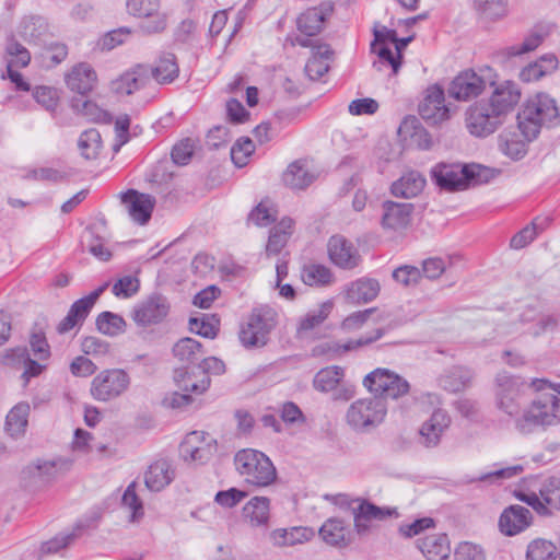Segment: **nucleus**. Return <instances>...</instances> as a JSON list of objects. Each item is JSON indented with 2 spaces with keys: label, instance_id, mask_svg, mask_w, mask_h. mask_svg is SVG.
<instances>
[{
  "label": "nucleus",
  "instance_id": "obj_1",
  "mask_svg": "<svg viewBox=\"0 0 560 560\" xmlns=\"http://www.w3.org/2000/svg\"><path fill=\"white\" fill-rule=\"evenodd\" d=\"M494 176L492 168L480 164L439 163L431 170L436 186L446 191H460L488 183Z\"/></svg>",
  "mask_w": 560,
  "mask_h": 560
},
{
  "label": "nucleus",
  "instance_id": "obj_2",
  "mask_svg": "<svg viewBox=\"0 0 560 560\" xmlns=\"http://www.w3.org/2000/svg\"><path fill=\"white\" fill-rule=\"evenodd\" d=\"M559 120L556 101L546 93H537L526 100L517 114V126L527 142L535 140L542 127Z\"/></svg>",
  "mask_w": 560,
  "mask_h": 560
},
{
  "label": "nucleus",
  "instance_id": "obj_3",
  "mask_svg": "<svg viewBox=\"0 0 560 560\" xmlns=\"http://www.w3.org/2000/svg\"><path fill=\"white\" fill-rule=\"evenodd\" d=\"M560 423V397L548 393L534 399L523 412L515 418V429L522 434H529L538 429Z\"/></svg>",
  "mask_w": 560,
  "mask_h": 560
},
{
  "label": "nucleus",
  "instance_id": "obj_4",
  "mask_svg": "<svg viewBox=\"0 0 560 560\" xmlns=\"http://www.w3.org/2000/svg\"><path fill=\"white\" fill-rule=\"evenodd\" d=\"M237 472L244 481L257 488H266L273 485L278 474L270 458L253 448L238 451L234 456Z\"/></svg>",
  "mask_w": 560,
  "mask_h": 560
},
{
  "label": "nucleus",
  "instance_id": "obj_5",
  "mask_svg": "<svg viewBox=\"0 0 560 560\" xmlns=\"http://www.w3.org/2000/svg\"><path fill=\"white\" fill-rule=\"evenodd\" d=\"M385 401L380 397L353 401L347 410V423L358 432H366L381 424L386 416Z\"/></svg>",
  "mask_w": 560,
  "mask_h": 560
},
{
  "label": "nucleus",
  "instance_id": "obj_6",
  "mask_svg": "<svg viewBox=\"0 0 560 560\" xmlns=\"http://www.w3.org/2000/svg\"><path fill=\"white\" fill-rule=\"evenodd\" d=\"M276 325L277 313L272 308L268 306L255 308L240 331V340L246 348L264 347Z\"/></svg>",
  "mask_w": 560,
  "mask_h": 560
},
{
  "label": "nucleus",
  "instance_id": "obj_7",
  "mask_svg": "<svg viewBox=\"0 0 560 560\" xmlns=\"http://www.w3.org/2000/svg\"><path fill=\"white\" fill-rule=\"evenodd\" d=\"M130 386V376L122 369H107L94 376L90 394L101 402H108L124 395Z\"/></svg>",
  "mask_w": 560,
  "mask_h": 560
},
{
  "label": "nucleus",
  "instance_id": "obj_8",
  "mask_svg": "<svg viewBox=\"0 0 560 560\" xmlns=\"http://www.w3.org/2000/svg\"><path fill=\"white\" fill-rule=\"evenodd\" d=\"M369 392L374 393L383 400L385 398L398 399L409 393L410 385L400 375L388 369H375L363 380Z\"/></svg>",
  "mask_w": 560,
  "mask_h": 560
},
{
  "label": "nucleus",
  "instance_id": "obj_9",
  "mask_svg": "<svg viewBox=\"0 0 560 560\" xmlns=\"http://www.w3.org/2000/svg\"><path fill=\"white\" fill-rule=\"evenodd\" d=\"M215 452L217 441L206 432H190L179 445V455L186 463L206 464Z\"/></svg>",
  "mask_w": 560,
  "mask_h": 560
},
{
  "label": "nucleus",
  "instance_id": "obj_10",
  "mask_svg": "<svg viewBox=\"0 0 560 560\" xmlns=\"http://www.w3.org/2000/svg\"><path fill=\"white\" fill-rule=\"evenodd\" d=\"M504 120L486 102L471 105L466 112V127L476 137L493 133Z\"/></svg>",
  "mask_w": 560,
  "mask_h": 560
},
{
  "label": "nucleus",
  "instance_id": "obj_11",
  "mask_svg": "<svg viewBox=\"0 0 560 560\" xmlns=\"http://www.w3.org/2000/svg\"><path fill=\"white\" fill-rule=\"evenodd\" d=\"M497 387V407L509 417L515 419L521 412L523 383L517 377L499 374Z\"/></svg>",
  "mask_w": 560,
  "mask_h": 560
},
{
  "label": "nucleus",
  "instance_id": "obj_12",
  "mask_svg": "<svg viewBox=\"0 0 560 560\" xmlns=\"http://www.w3.org/2000/svg\"><path fill=\"white\" fill-rule=\"evenodd\" d=\"M292 45L312 48V57L305 65V73L311 80H318L328 72L329 61L334 55L329 45L303 36H295Z\"/></svg>",
  "mask_w": 560,
  "mask_h": 560
},
{
  "label": "nucleus",
  "instance_id": "obj_13",
  "mask_svg": "<svg viewBox=\"0 0 560 560\" xmlns=\"http://www.w3.org/2000/svg\"><path fill=\"white\" fill-rule=\"evenodd\" d=\"M420 116L431 125H439L451 117V110L445 105L444 90L438 85H430L419 104Z\"/></svg>",
  "mask_w": 560,
  "mask_h": 560
},
{
  "label": "nucleus",
  "instance_id": "obj_14",
  "mask_svg": "<svg viewBox=\"0 0 560 560\" xmlns=\"http://www.w3.org/2000/svg\"><path fill=\"white\" fill-rule=\"evenodd\" d=\"M128 12L135 16L145 19L141 28L149 34L159 33L166 27V16L160 12L159 0H128Z\"/></svg>",
  "mask_w": 560,
  "mask_h": 560
},
{
  "label": "nucleus",
  "instance_id": "obj_15",
  "mask_svg": "<svg viewBox=\"0 0 560 560\" xmlns=\"http://www.w3.org/2000/svg\"><path fill=\"white\" fill-rule=\"evenodd\" d=\"M120 202L130 219L139 225H144L151 219L156 200L149 194L128 189L119 194Z\"/></svg>",
  "mask_w": 560,
  "mask_h": 560
},
{
  "label": "nucleus",
  "instance_id": "obj_16",
  "mask_svg": "<svg viewBox=\"0 0 560 560\" xmlns=\"http://www.w3.org/2000/svg\"><path fill=\"white\" fill-rule=\"evenodd\" d=\"M330 261L340 269L352 270L361 262V255L354 244L342 235H332L327 244Z\"/></svg>",
  "mask_w": 560,
  "mask_h": 560
},
{
  "label": "nucleus",
  "instance_id": "obj_17",
  "mask_svg": "<svg viewBox=\"0 0 560 560\" xmlns=\"http://www.w3.org/2000/svg\"><path fill=\"white\" fill-rule=\"evenodd\" d=\"M486 88V81L472 70L458 73L450 83L448 96L459 101L468 102L479 96Z\"/></svg>",
  "mask_w": 560,
  "mask_h": 560
},
{
  "label": "nucleus",
  "instance_id": "obj_18",
  "mask_svg": "<svg viewBox=\"0 0 560 560\" xmlns=\"http://www.w3.org/2000/svg\"><path fill=\"white\" fill-rule=\"evenodd\" d=\"M168 311L167 299L160 293H153L135 306L133 320L141 326L156 324L166 317Z\"/></svg>",
  "mask_w": 560,
  "mask_h": 560
},
{
  "label": "nucleus",
  "instance_id": "obj_19",
  "mask_svg": "<svg viewBox=\"0 0 560 560\" xmlns=\"http://www.w3.org/2000/svg\"><path fill=\"white\" fill-rule=\"evenodd\" d=\"M521 98V90L515 82L504 81L495 85L487 104L503 120L514 109Z\"/></svg>",
  "mask_w": 560,
  "mask_h": 560
},
{
  "label": "nucleus",
  "instance_id": "obj_20",
  "mask_svg": "<svg viewBox=\"0 0 560 560\" xmlns=\"http://www.w3.org/2000/svg\"><path fill=\"white\" fill-rule=\"evenodd\" d=\"M385 328H376L373 331L368 332L358 339L349 340L346 343H339L336 341L324 342L315 346L312 349V355H330L358 350L362 347L370 346L373 342L380 340L385 335Z\"/></svg>",
  "mask_w": 560,
  "mask_h": 560
},
{
  "label": "nucleus",
  "instance_id": "obj_21",
  "mask_svg": "<svg viewBox=\"0 0 560 560\" xmlns=\"http://www.w3.org/2000/svg\"><path fill=\"white\" fill-rule=\"evenodd\" d=\"M533 523L532 512L522 505H510L499 518V528L505 536H515L526 530Z\"/></svg>",
  "mask_w": 560,
  "mask_h": 560
},
{
  "label": "nucleus",
  "instance_id": "obj_22",
  "mask_svg": "<svg viewBox=\"0 0 560 560\" xmlns=\"http://www.w3.org/2000/svg\"><path fill=\"white\" fill-rule=\"evenodd\" d=\"M176 469L167 458L154 460L144 472V483L150 491L159 492L175 479Z\"/></svg>",
  "mask_w": 560,
  "mask_h": 560
},
{
  "label": "nucleus",
  "instance_id": "obj_23",
  "mask_svg": "<svg viewBox=\"0 0 560 560\" xmlns=\"http://www.w3.org/2000/svg\"><path fill=\"white\" fill-rule=\"evenodd\" d=\"M331 13L332 5L325 3L301 13L296 21L298 30L301 33L300 36L310 38L319 34Z\"/></svg>",
  "mask_w": 560,
  "mask_h": 560
},
{
  "label": "nucleus",
  "instance_id": "obj_24",
  "mask_svg": "<svg viewBox=\"0 0 560 560\" xmlns=\"http://www.w3.org/2000/svg\"><path fill=\"white\" fill-rule=\"evenodd\" d=\"M149 81L150 66L138 63L113 82V90L118 94L130 95L144 88Z\"/></svg>",
  "mask_w": 560,
  "mask_h": 560
},
{
  "label": "nucleus",
  "instance_id": "obj_25",
  "mask_svg": "<svg viewBox=\"0 0 560 560\" xmlns=\"http://www.w3.org/2000/svg\"><path fill=\"white\" fill-rule=\"evenodd\" d=\"M174 382L180 390L200 395L208 390L211 378L200 375L197 365H194L175 369Z\"/></svg>",
  "mask_w": 560,
  "mask_h": 560
},
{
  "label": "nucleus",
  "instance_id": "obj_26",
  "mask_svg": "<svg viewBox=\"0 0 560 560\" xmlns=\"http://www.w3.org/2000/svg\"><path fill=\"white\" fill-rule=\"evenodd\" d=\"M412 211V203L385 201L382 215L383 228L394 231L407 228L411 221Z\"/></svg>",
  "mask_w": 560,
  "mask_h": 560
},
{
  "label": "nucleus",
  "instance_id": "obj_27",
  "mask_svg": "<svg viewBox=\"0 0 560 560\" xmlns=\"http://www.w3.org/2000/svg\"><path fill=\"white\" fill-rule=\"evenodd\" d=\"M380 290L376 279L362 277L346 287L345 299L351 304H366L377 298Z\"/></svg>",
  "mask_w": 560,
  "mask_h": 560
},
{
  "label": "nucleus",
  "instance_id": "obj_28",
  "mask_svg": "<svg viewBox=\"0 0 560 560\" xmlns=\"http://www.w3.org/2000/svg\"><path fill=\"white\" fill-rule=\"evenodd\" d=\"M242 515L250 527L267 528L270 521V500L267 497H253L243 506Z\"/></svg>",
  "mask_w": 560,
  "mask_h": 560
},
{
  "label": "nucleus",
  "instance_id": "obj_29",
  "mask_svg": "<svg viewBox=\"0 0 560 560\" xmlns=\"http://www.w3.org/2000/svg\"><path fill=\"white\" fill-rule=\"evenodd\" d=\"M319 536L326 544L339 548L347 547L353 539L351 529L336 517L327 520L322 525Z\"/></svg>",
  "mask_w": 560,
  "mask_h": 560
},
{
  "label": "nucleus",
  "instance_id": "obj_30",
  "mask_svg": "<svg viewBox=\"0 0 560 560\" xmlns=\"http://www.w3.org/2000/svg\"><path fill=\"white\" fill-rule=\"evenodd\" d=\"M546 36L547 32H544L542 30H534L525 37L523 43L497 50L494 58L499 62L505 63L512 57L522 56L535 50L544 42Z\"/></svg>",
  "mask_w": 560,
  "mask_h": 560
},
{
  "label": "nucleus",
  "instance_id": "obj_31",
  "mask_svg": "<svg viewBox=\"0 0 560 560\" xmlns=\"http://www.w3.org/2000/svg\"><path fill=\"white\" fill-rule=\"evenodd\" d=\"M451 419L446 411L438 409L433 411L430 419L420 429L422 443L432 447L438 445L443 431L450 425Z\"/></svg>",
  "mask_w": 560,
  "mask_h": 560
},
{
  "label": "nucleus",
  "instance_id": "obj_32",
  "mask_svg": "<svg viewBox=\"0 0 560 560\" xmlns=\"http://www.w3.org/2000/svg\"><path fill=\"white\" fill-rule=\"evenodd\" d=\"M418 548L428 560H445L451 553L446 534H431L418 540Z\"/></svg>",
  "mask_w": 560,
  "mask_h": 560
},
{
  "label": "nucleus",
  "instance_id": "obj_33",
  "mask_svg": "<svg viewBox=\"0 0 560 560\" xmlns=\"http://www.w3.org/2000/svg\"><path fill=\"white\" fill-rule=\"evenodd\" d=\"M96 80L94 69L89 63H80L67 75V85L70 90L85 95L94 89Z\"/></svg>",
  "mask_w": 560,
  "mask_h": 560
},
{
  "label": "nucleus",
  "instance_id": "obj_34",
  "mask_svg": "<svg viewBox=\"0 0 560 560\" xmlns=\"http://www.w3.org/2000/svg\"><path fill=\"white\" fill-rule=\"evenodd\" d=\"M314 536V530L308 527L295 526L290 528H277L269 534V540L276 547H289L308 541Z\"/></svg>",
  "mask_w": 560,
  "mask_h": 560
},
{
  "label": "nucleus",
  "instance_id": "obj_35",
  "mask_svg": "<svg viewBox=\"0 0 560 560\" xmlns=\"http://www.w3.org/2000/svg\"><path fill=\"white\" fill-rule=\"evenodd\" d=\"M334 307L332 302L326 301L323 302L318 307L311 310L307 312L301 319L299 320L296 328V337L305 338L313 331L315 328L319 327L329 316Z\"/></svg>",
  "mask_w": 560,
  "mask_h": 560
},
{
  "label": "nucleus",
  "instance_id": "obj_36",
  "mask_svg": "<svg viewBox=\"0 0 560 560\" xmlns=\"http://www.w3.org/2000/svg\"><path fill=\"white\" fill-rule=\"evenodd\" d=\"M398 133L404 138H410L411 142L422 150H428L432 145V139L429 132L421 126L415 116L406 117L399 128Z\"/></svg>",
  "mask_w": 560,
  "mask_h": 560
},
{
  "label": "nucleus",
  "instance_id": "obj_37",
  "mask_svg": "<svg viewBox=\"0 0 560 560\" xmlns=\"http://www.w3.org/2000/svg\"><path fill=\"white\" fill-rule=\"evenodd\" d=\"M424 185L423 176L419 172L411 171L394 182L390 191L395 197L412 198L422 191Z\"/></svg>",
  "mask_w": 560,
  "mask_h": 560
},
{
  "label": "nucleus",
  "instance_id": "obj_38",
  "mask_svg": "<svg viewBox=\"0 0 560 560\" xmlns=\"http://www.w3.org/2000/svg\"><path fill=\"white\" fill-rule=\"evenodd\" d=\"M69 466L67 460H43L37 459L36 462L27 465L25 474L32 478H38L42 481H50L55 479L59 474L66 470Z\"/></svg>",
  "mask_w": 560,
  "mask_h": 560
},
{
  "label": "nucleus",
  "instance_id": "obj_39",
  "mask_svg": "<svg viewBox=\"0 0 560 560\" xmlns=\"http://www.w3.org/2000/svg\"><path fill=\"white\" fill-rule=\"evenodd\" d=\"M293 225L294 222L291 218H283L270 230L266 245L268 255H277L282 250L293 233Z\"/></svg>",
  "mask_w": 560,
  "mask_h": 560
},
{
  "label": "nucleus",
  "instance_id": "obj_40",
  "mask_svg": "<svg viewBox=\"0 0 560 560\" xmlns=\"http://www.w3.org/2000/svg\"><path fill=\"white\" fill-rule=\"evenodd\" d=\"M179 68L173 54L162 56L154 67H150V79L160 84L173 82L178 77Z\"/></svg>",
  "mask_w": 560,
  "mask_h": 560
},
{
  "label": "nucleus",
  "instance_id": "obj_41",
  "mask_svg": "<svg viewBox=\"0 0 560 560\" xmlns=\"http://www.w3.org/2000/svg\"><path fill=\"white\" fill-rule=\"evenodd\" d=\"M472 373L462 366H454L440 377V385L451 393L464 390L471 382Z\"/></svg>",
  "mask_w": 560,
  "mask_h": 560
},
{
  "label": "nucleus",
  "instance_id": "obj_42",
  "mask_svg": "<svg viewBox=\"0 0 560 560\" xmlns=\"http://www.w3.org/2000/svg\"><path fill=\"white\" fill-rule=\"evenodd\" d=\"M302 281L310 287H325L334 282V273L331 270L320 264H308L302 268Z\"/></svg>",
  "mask_w": 560,
  "mask_h": 560
},
{
  "label": "nucleus",
  "instance_id": "obj_43",
  "mask_svg": "<svg viewBox=\"0 0 560 560\" xmlns=\"http://www.w3.org/2000/svg\"><path fill=\"white\" fill-rule=\"evenodd\" d=\"M343 375L345 371L340 366L332 365L324 368L316 373L313 380L314 388L323 393L335 390Z\"/></svg>",
  "mask_w": 560,
  "mask_h": 560
},
{
  "label": "nucleus",
  "instance_id": "obj_44",
  "mask_svg": "<svg viewBox=\"0 0 560 560\" xmlns=\"http://www.w3.org/2000/svg\"><path fill=\"white\" fill-rule=\"evenodd\" d=\"M107 287L108 283H104L103 285L98 287L93 292H91L88 296H84L75 301L71 305L67 316L75 320L77 325L82 323L89 315L91 308L93 307L100 295L106 290Z\"/></svg>",
  "mask_w": 560,
  "mask_h": 560
},
{
  "label": "nucleus",
  "instance_id": "obj_45",
  "mask_svg": "<svg viewBox=\"0 0 560 560\" xmlns=\"http://www.w3.org/2000/svg\"><path fill=\"white\" fill-rule=\"evenodd\" d=\"M28 413L30 405L26 402H20L9 411L5 419V429L11 436H18L25 432Z\"/></svg>",
  "mask_w": 560,
  "mask_h": 560
},
{
  "label": "nucleus",
  "instance_id": "obj_46",
  "mask_svg": "<svg viewBox=\"0 0 560 560\" xmlns=\"http://www.w3.org/2000/svg\"><path fill=\"white\" fill-rule=\"evenodd\" d=\"M557 68V59L553 55H546L541 57L540 62H535L525 67L521 73L520 78L524 82H530L539 80L541 77L551 72Z\"/></svg>",
  "mask_w": 560,
  "mask_h": 560
},
{
  "label": "nucleus",
  "instance_id": "obj_47",
  "mask_svg": "<svg viewBox=\"0 0 560 560\" xmlns=\"http://www.w3.org/2000/svg\"><path fill=\"white\" fill-rule=\"evenodd\" d=\"M202 353V345L190 337L179 339L173 347L174 357L183 363H191Z\"/></svg>",
  "mask_w": 560,
  "mask_h": 560
},
{
  "label": "nucleus",
  "instance_id": "obj_48",
  "mask_svg": "<svg viewBox=\"0 0 560 560\" xmlns=\"http://www.w3.org/2000/svg\"><path fill=\"white\" fill-rule=\"evenodd\" d=\"M313 175L310 174L302 164L293 162L283 174V182L293 189H304L313 182Z\"/></svg>",
  "mask_w": 560,
  "mask_h": 560
},
{
  "label": "nucleus",
  "instance_id": "obj_49",
  "mask_svg": "<svg viewBox=\"0 0 560 560\" xmlns=\"http://www.w3.org/2000/svg\"><path fill=\"white\" fill-rule=\"evenodd\" d=\"M476 11L486 20L495 21L508 13V0H474Z\"/></svg>",
  "mask_w": 560,
  "mask_h": 560
},
{
  "label": "nucleus",
  "instance_id": "obj_50",
  "mask_svg": "<svg viewBox=\"0 0 560 560\" xmlns=\"http://www.w3.org/2000/svg\"><path fill=\"white\" fill-rule=\"evenodd\" d=\"M499 147L503 154L512 160H521L527 153L526 141L518 139L515 133H503L499 138Z\"/></svg>",
  "mask_w": 560,
  "mask_h": 560
},
{
  "label": "nucleus",
  "instance_id": "obj_51",
  "mask_svg": "<svg viewBox=\"0 0 560 560\" xmlns=\"http://www.w3.org/2000/svg\"><path fill=\"white\" fill-rule=\"evenodd\" d=\"M557 547L549 540L537 538L530 541L526 550V560H556Z\"/></svg>",
  "mask_w": 560,
  "mask_h": 560
},
{
  "label": "nucleus",
  "instance_id": "obj_52",
  "mask_svg": "<svg viewBox=\"0 0 560 560\" xmlns=\"http://www.w3.org/2000/svg\"><path fill=\"white\" fill-rule=\"evenodd\" d=\"M539 494L549 508V515L553 511H560V478L550 477L546 479L539 489Z\"/></svg>",
  "mask_w": 560,
  "mask_h": 560
},
{
  "label": "nucleus",
  "instance_id": "obj_53",
  "mask_svg": "<svg viewBox=\"0 0 560 560\" xmlns=\"http://www.w3.org/2000/svg\"><path fill=\"white\" fill-rule=\"evenodd\" d=\"M96 326L104 335L117 336L125 331L126 322L117 314L103 312L96 318Z\"/></svg>",
  "mask_w": 560,
  "mask_h": 560
},
{
  "label": "nucleus",
  "instance_id": "obj_54",
  "mask_svg": "<svg viewBox=\"0 0 560 560\" xmlns=\"http://www.w3.org/2000/svg\"><path fill=\"white\" fill-rule=\"evenodd\" d=\"M78 147L85 159H94L101 148V135L96 129L83 131L79 138Z\"/></svg>",
  "mask_w": 560,
  "mask_h": 560
},
{
  "label": "nucleus",
  "instance_id": "obj_55",
  "mask_svg": "<svg viewBox=\"0 0 560 560\" xmlns=\"http://www.w3.org/2000/svg\"><path fill=\"white\" fill-rule=\"evenodd\" d=\"M121 504L130 512V520L132 522L138 521L143 516V504L136 492V482H131L125 490Z\"/></svg>",
  "mask_w": 560,
  "mask_h": 560
},
{
  "label": "nucleus",
  "instance_id": "obj_56",
  "mask_svg": "<svg viewBox=\"0 0 560 560\" xmlns=\"http://www.w3.org/2000/svg\"><path fill=\"white\" fill-rule=\"evenodd\" d=\"M10 352L12 357L22 359L24 362V372L22 373V378L24 380L25 384L28 383L30 378L38 376L46 368L38 361L32 360L26 348L12 349Z\"/></svg>",
  "mask_w": 560,
  "mask_h": 560
},
{
  "label": "nucleus",
  "instance_id": "obj_57",
  "mask_svg": "<svg viewBox=\"0 0 560 560\" xmlns=\"http://www.w3.org/2000/svg\"><path fill=\"white\" fill-rule=\"evenodd\" d=\"M30 346L33 354L39 360L45 361L50 357V347L47 342L45 331L36 324L30 337Z\"/></svg>",
  "mask_w": 560,
  "mask_h": 560
},
{
  "label": "nucleus",
  "instance_id": "obj_58",
  "mask_svg": "<svg viewBox=\"0 0 560 560\" xmlns=\"http://www.w3.org/2000/svg\"><path fill=\"white\" fill-rule=\"evenodd\" d=\"M523 471H524V467L522 465L506 466V467L499 468L493 471L483 474L477 478H474L470 480V482L483 481V482L495 483V482H500L502 480L514 478V477L521 475Z\"/></svg>",
  "mask_w": 560,
  "mask_h": 560
},
{
  "label": "nucleus",
  "instance_id": "obj_59",
  "mask_svg": "<svg viewBox=\"0 0 560 560\" xmlns=\"http://www.w3.org/2000/svg\"><path fill=\"white\" fill-rule=\"evenodd\" d=\"M254 151V142L249 138H241L231 148V159L237 167H243L247 164L248 158Z\"/></svg>",
  "mask_w": 560,
  "mask_h": 560
},
{
  "label": "nucleus",
  "instance_id": "obj_60",
  "mask_svg": "<svg viewBox=\"0 0 560 560\" xmlns=\"http://www.w3.org/2000/svg\"><path fill=\"white\" fill-rule=\"evenodd\" d=\"M421 277V270L409 265L400 266L393 271L394 280L404 287L416 285Z\"/></svg>",
  "mask_w": 560,
  "mask_h": 560
},
{
  "label": "nucleus",
  "instance_id": "obj_61",
  "mask_svg": "<svg viewBox=\"0 0 560 560\" xmlns=\"http://www.w3.org/2000/svg\"><path fill=\"white\" fill-rule=\"evenodd\" d=\"M375 311V307H371L351 313L342 320L341 328L345 331H354L362 328Z\"/></svg>",
  "mask_w": 560,
  "mask_h": 560
},
{
  "label": "nucleus",
  "instance_id": "obj_62",
  "mask_svg": "<svg viewBox=\"0 0 560 560\" xmlns=\"http://www.w3.org/2000/svg\"><path fill=\"white\" fill-rule=\"evenodd\" d=\"M249 220L258 226H267L276 220V211L268 201H261L250 213Z\"/></svg>",
  "mask_w": 560,
  "mask_h": 560
},
{
  "label": "nucleus",
  "instance_id": "obj_63",
  "mask_svg": "<svg viewBox=\"0 0 560 560\" xmlns=\"http://www.w3.org/2000/svg\"><path fill=\"white\" fill-rule=\"evenodd\" d=\"M246 497L247 493L245 491H242L237 488H230L228 490L217 492L214 501L223 508L232 509Z\"/></svg>",
  "mask_w": 560,
  "mask_h": 560
},
{
  "label": "nucleus",
  "instance_id": "obj_64",
  "mask_svg": "<svg viewBox=\"0 0 560 560\" xmlns=\"http://www.w3.org/2000/svg\"><path fill=\"white\" fill-rule=\"evenodd\" d=\"M454 560H486V556L479 546L464 541L455 549Z\"/></svg>",
  "mask_w": 560,
  "mask_h": 560
}]
</instances>
